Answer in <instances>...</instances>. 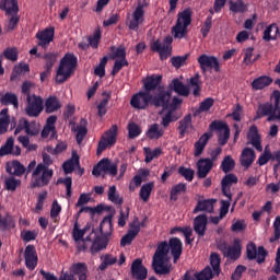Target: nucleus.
<instances>
[{"instance_id":"obj_34","label":"nucleus","mask_w":280,"mask_h":280,"mask_svg":"<svg viewBox=\"0 0 280 280\" xmlns=\"http://www.w3.org/2000/svg\"><path fill=\"white\" fill-rule=\"evenodd\" d=\"M164 135L165 128H162L158 122L152 124L147 131L148 139L155 141L160 140Z\"/></svg>"},{"instance_id":"obj_50","label":"nucleus","mask_w":280,"mask_h":280,"mask_svg":"<svg viewBox=\"0 0 280 280\" xmlns=\"http://www.w3.org/2000/svg\"><path fill=\"white\" fill-rule=\"evenodd\" d=\"M210 266H212L214 273L220 276L221 273V256L220 254L212 253L210 254Z\"/></svg>"},{"instance_id":"obj_2","label":"nucleus","mask_w":280,"mask_h":280,"mask_svg":"<svg viewBox=\"0 0 280 280\" xmlns=\"http://www.w3.org/2000/svg\"><path fill=\"white\" fill-rule=\"evenodd\" d=\"M49 165H52L51 156L43 153V163H39L32 174V188H43L49 185L54 176V171L49 170Z\"/></svg>"},{"instance_id":"obj_10","label":"nucleus","mask_w":280,"mask_h":280,"mask_svg":"<svg viewBox=\"0 0 280 280\" xmlns=\"http://www.w3.org/2000/svg\"><path fill=\"white\" fill-rule=\"evenodd\" d=\"M164 43H161L160 39H155L151 43V50L153 52L160 54V59L167 60L170 56H172V48L168 46L173 43V37L167 35L164 37Z\"/></svg>"},{"instance_id":"obj_49","label":"nucleus","mask_w":280,"mask_h":280,"mask_svg":"<svg viewBox=\"0 0 280 280\" xmlns=\"http://www.w3.org/2000/svg\"><path fill=\"white\" fill-rule=\"evenodd\" d=\"M27 72H30V66L27 63H20L13 69L11 81L18 80L20 75L25 74Z\"/></svg>"},{"instance_id":"obj_54","label":"nucleus","mask_w":280,"mask_h":280,"mask_svg":"<svg viewBox=\"0 0 280 280\" xmlns=\"http://www.w3.org/2000/svg\"><path fill=\"white\" fill-rule=\"evenodd\" d=\"M101 40H102V32L100 30H96L94 32V35H90L88 37V43L90 47H92L93 49H97L100 47Z\"/></svg>"},{"instance_id":"obj_7","label":"nucleus","mask_w":280,"mask_h":280,"mask_svg":"<svg viewBox=\"0 0 280 280\" xmlns=\"http://www.w3.org/2000/svg\"><path fill=\"white\" fill-rule=\"evenodd\" d=\"M171 101L172 92L167 91L165 86H159L158 92L152 94V106L155 108L168 110Z\"/></svg>"},{"instance_id":"obj_25","label":"nucleus","mask_w":280,"mask_h":280,"mask_svg":"<svg viewBox=\"0 0 280 280\" xmlns=\"http://www.w3.org/2000/svg\"><path fill=\"white\" fill-rule=\"evenodd\" d=\"M215 202L217 199L214 198L198 200L192 210V214H198L199 212L213 213Z\"/></svg>"},{"instance_id":"obj_59","label":"nucleus","mask_w":280,"mask_h":280,"mask_svg":"<svg viewBox=\"0 0 280 280\" xmlns=\"http://www.w3.org/2000/svg\"><path fill=\"white\" fill-rule=\"evenodd\" d=\"M58 58V54L57 52H47L44 55V60H45V67L48 70H52V67L56 63V60Z\"/></svg>"},{"instance_id":"obj_32","label":"nucleus","mask_w":280,"mask_h":280,"mask_svg":"<svg viewBox=\"0 0 280 280\" xmlns=\"http://www.w3.org/2000/svg\"><path fill=\"white\" fill-rule=\"evenodd\" d=\"M211 133H203L199 140H197L194 144V155L195 158H198L202 154L205 148L207 147L209 140L211 139Z\"/></svg>"},{"instance_id":"obj_37","label":"nucleus","mask_w":280,"mask_h":280,"mask_svg":"<svg viewBox=\"0 0 280 280\" xmlns=\"http://www.w3.org/2000/svg\"><path fill=\"white\" fill-rule=\"evenodd\" d=\"M273 83V79L267 75H261L255 79L252 83L254 91H261Z\"/></svg>"},{"instance_id":"obj_8","label":"nucleus","mask_w":280,"mask_h":280,"mask_svg":"<svg viewBox=\"0 0 280 280\" xmlns=\"http://www.w3.org/2000/svg\"><path fill=\"white\" fill-rule=\"evenodd\" d=\"M118 172V166L116 163L110 162L108 158H103L98 161V163L94 166L92 174L93 176L101 177L102 174H108L112 177H116Z\"/></svg>"},{"instance_id":"obj_46","label":"nucleus","mask_w":280,"mask_h":280,"mask_svg":"<svg viewBox=\"0 0 280 280\" xmlns=\"http://www.w3.org/2000/svg\"><path fill=\"white\" fill-rule=\"evenodd\" d=\"M144 154H145V163H152L154 159H158L160 155L163 154V150L161 148H155L151 150L150 148H144Z\"/></svg>"},{"instance_id":"obj_43","label":"nucleus","mask_w":280,"mask_h":280,"mask_svg":"<svg viewBox=\"0 0 280 280\" xmlns=\"http://www.w3.org/2000/svg\"><path fill=\"white\" fill-rule=\"evenodd\" d=\"M178 124L179 138L184 139L188 128H191V115L188 114L184 116V119H182Z\"/></svg>"},{"instance_id":"obj_62","label":"nucleus","mask_w":280,"mask_h":280,"mask_svg":"<svg viewBox=\"0 0 280 280\" xmlns=\"http://www.w3.org/2000/svg\"><path fill=\"white\" fill-rule=\"evenodd\" d=\"M122 67H129V61L127 59L116 60L110 72L112 77H116Z\"/></svg>"},{"instance_id":"obj_5","label":"nucleus","mask_w":280,"mask_h":280,"mask_svg":"<svg viewBox=\"0 0 280 280\" xmlns=\"http://www.w3.org/2000/svg\"><path fill=\"white\" fill-rule=\"evenodd\" d=\"M191 24V11L186 9L178 13L176 24L172 32L175 38L183 39L187 34V27Z\"/></svg>"},{"instance_id":"obj_33","label":"nucleus","mask_w":280,"mask_h":280,"mask_svg":"<svg viewBox=\"0 0 280 280\" xmlns=\"http://www.w3.org/2000/svg\"><path fill=\"white\" fill-rule=\"evenodd\" d=\"M279 36H280V28L278 24H270L262 33V40L269 43L272 40H277Z\"/></svg>"},{"instance_id":"obj_27","label":"nucleus","mask_w":280,"mask_h":280,"mask_svg":"<svg viewBox=\"0 0 280 280\" xmlns=\"http://www.w3.org/2000/svg\"><path fill=\"white\" fill-rule=\"evenodd\" d=\"M208 230V215L199 214L194 219V231L199 237H203Z\"/></svg>"},{"instance_id":"obj_6","label":"nucleus","mask_w":280,"mask_h":280,"mask_svg":"<svg viewBox=\"0 0 280 280\" xmlns=\"http://www.w3.org/2000/svg\"><path fill=\"white\" fill-rule=\"evenodd\" d=\"M148 7L147 0L138 2L136 10L132 13V19H129L126 24L132 32H139L140 25L144 22L145 11L144 8Z\"/></svg>"},{"instance_id":"obj_53","label":"nucleus","mask_w":280,"mask_h":280,"mask_svg":"<svg viewBox=\"0 0 280 280\" xmlns=\"http://www.w3.org/2000/svg\"><path fill=\"white\" fill-rule=\"evenodd\" d=\"M214 104V100L212 97H207L205 98L199 106V109H196L195 112V116L201 114V113H206L209 112L211 109V107Z\"/></svg>"},{"instance_id":"obj_16","label":"nucleus","mask_w":280,"mask_h":280,"mask_svg":"<svg viewBox=\"0 0 280 280\" xmlns=\"http://www.w3.org/2000/svg\"><path fill=\"white\" fill-rule=\"evenodd\" d=\"M209 130H223V133H219L218 142L221 147H224L228 143L230 139V128L226 122L214 120L209 124Z\"/></svg>"},{"instance_id":"obj_45","label":"nucleus","mask_w":280,"mask_h":280,"mask_svg":"<svg viewBox=\"0 0 280 280\" xmlns=\"http://www.w3.org/2000/svg\"><path fill=\"white\" fill-rule=\"evenodd\" d=\"M200 73L196 72L194 77L190 78L189 80V85L192 88V95L194 96H199L200 91H201V82H200Z\"/></svg>"},{"instance_id":"obj_11","label":"nucleus","mask_w":280,"mask_h":280,"mask_svg":"<svg viewBox=\"0 0 280 280\" xmlns=\"http://www.w3.org/2000/svg\"><path fill=\"white\" fill-rule=\"evenodd\" d=\"M117 135H118V126L113 125L109 130L105 132V135L102 136L97 149L96 154L101 155L108 145H114L117 141Z\"/></svg>"},{"instance_id":"obj_52","label":"nucleus","mask_w":280,"mask_h":280,"mask_svg":"<svg viewBox=\"0 0 280 280\" xmlns=\"http://www.w3.org/2000/svg\"><path fill=\"white\" fill-rule=\"evenodd\" d=\"M14 148V138L13 137H9L4 143V145H2L0 148V156H5L9 154H12Z\"/></svg>"},{"instance_id":"obj_4","label":"nucleus","mask_w":280,"mask_h":280,"mask_svg":"<svg viewBox=\"0 0 280 280\" xmlns=\"http://www.w3.org/2000/svg\"><path fill=\"white\" fill-rule=\"evenodd\" d=\"M78 67V58L73 52H68L61 58L56 73V83L62 84L71 79L75 68Z\"/></svg>"},{"instance_id":"obj_22","label":"nucleus","mask_w":280,"mask_h":280,"mask_svg":"<svg viewBox=\"0 0 280 280\" xmlns=\"http://www.w3.org/2000/svg\"><path fill=\"white\" fill-rule=\"evenodd\" d=\"M24 257L27 269L35 270L38 265V256L34 245L26 246Z\"/></svg>"},{"instance_id":"obj_60","label":"nucleus","mask_w":280,"mask_h":280,"mask_svg":"<svg viewBox=\"0 0 280 280\" xmlns=\"http://www.w3.org/2000/svg\"><path fill=\"white\" fill-rule=\"evenodd\" d=\"M108 200L110 202H114L116 205H121L124 202V199L117 195V188L115 185L109 187L108 190Z\"/></svg>"},{"instance_id":"obj_41","label":"nucleus","mask_w":280,"mask_h":280,"mask_svg":"<svg viewBox=\"0 0 280 280\" xmlns=\"http://www.w3.org/2000/svg\"><path fill=\"white\" fill-rule=\"evenodd\" d=\"M236 166V162L232 155H226L223 158L220 168L223 173L228 174L230 172H233Z\"/></svg>"},{"instance_id":"obj_13","label":"nucleus","mask_w":280,"mask_h":280,"mask_svg":"<svg viewBox=\"0 0 280 280\" xmlns=\"http://www.w3.org/2000/svg\"><path fill=\"white\" fill-rule=\"evenodd\" d=\"M267 256L268 252L264 246H258L257 249V246L253 242L246 245V257L249 261L256 259L257 264H264Z\"/></svg>"},{"instance_id":"obj_3","label":"nucleus","mask_w":280,"mask_h":280,"mask_svg":"<svg viewBox=\"0 0 280 280\" xmlns=\"http://www.w3.org/2000/svg\"><path fill=\"white\" fill-rule=\"evenodd\" d=\"M170 246L166 241L161 242L152 257V269L158 276H168L172 272V265L168 264Z\"/></svg>"},{"instance_id":"obj_47","label":"nucleus","mask_w":280,"mask_h":280,"mask_svg":"<svg viewBox=\"0 0 280 280\" xmlns=\"http://www.w3.org/2000/svg\"><path fill=\"white\" fill-rule=\"evenodd\" d=\"M223 257L236 261L241 257V248L236 245L229 246L228 250L223 253Z\"/></svg>"},{"instance_id":"obj_38","label":"nucleus","mask_w":280,"mask_h":280,"mask_svg":"<svg viewBox=\"0 0 280 280\" xmlns=\"http://www.w3.org/2000/svg\"><path fill=\"white\" fill-rule=\"evenodd\" d=\"M15 226L13 217L7 212L4 215L0 213V232H7Z\"/></svg>"},{"instance_id":"obj_18","label":"nucleus","mask_w":280,"mask_h":280,"mask_svg":"<svg viewBox=\"0 0 280 280\" xmlns=\"http://www.w3.org/2000/svg\"><path fill=\"white\" fill-rule=\"evenodd\" d=\"M130 272H131V277L135 280H147V278H148V269L143 265L142 258H136L132 261Z\"/></svg>"},{"instance_id":"obj_63","label":"nucleus","mask_w":280,"mask_h":280,"mask_svg":"<svg viewBox=\"0 0 280 280\" xmlns=\"http://www.w3.org/2000/svg\"><path fill=\"white\" fill-rule=\"evenodd\" d=\"M280 240V215L275 218L273 221V236L269 238L270 243H275Z\"/></svg>"},{"instance_id":"obj_42","label":"nucleus","mask_w":280,"mask_h":280,"mask_svg":"<svg viewBox=\"0 0 280 280\" xmlns=\"http://www.w3.org/2000/svg\"><path fill=\"white\" fill-rule=\"evenodd\" d=\"M154 187H155L154 182H151L149 184H143L141 186L140 192H139L140 199L144 202H148L150 199V196L152 195Z\"/></svg>"},{"instance_id":"obj_19","label":"nucleus","mask_w":280,"mask_h":280,"mask_svg":"<svg viewBox=\"0 0 280 280\" xmlns=\"http://www.w3.org/2000/svg\"><path fill=\"white\" fill-rule=\"evenodd\" d=\"M70 271L72 273L62 272L59 280H77L75 276L88 273V266L84 262H77L71 266Z\"/></svg>"},{"instance_id":"obj_58","label":"nucleus","mask_w":280,"mask_h":280,"mask_svg":"<svg viewBox=\"0 0 280 280\" xmlns=\"http://www.w3.org/2000/svg\"><path fill=\"white\" fill-rule=\"evenodd\" d=\"M213 276V270L209 266H207L200 272L196 271V280H211Z\"/></svg>"},{"instance_id":"obj_28","label":"nucleus","mask_w":280,"mask_h":280,"mask_svg":"<svg viewBox=\"0 0 280 280\" xmlns=\"http://www.w3.org/2000/svg\"><path fill=\"white\" fill-rule=\"evenodd\" d=\"M256 159V153L253 148L245 147L241 154V165L245 168H249Z\"/></svg>"},{"instance_id":"obj_30","label":"nucleus","mask_w":280,"mask_h":280,"mask_svg":"<svg viewBox=\"0 0 280 280\" xmlns=\"http://www.w3.org/2000/svg\"><path fill=\"white\" fill-rule=\"evenodd\" d=\"M0 10L5 12V15L20 12L19 0H1Z\"/></svg>"},{"instance_id":"obj_9","label":"nucleus","mask_w":280,"mask_h":280,"mask_svg":"<svg viewBox=\"0 0 280 280\" xmlns=\"http://www.w3.org/2000/svg\"><path fill=\"white\" fill-rule=\"evenodd\" d=\"M268 117V122H280V109H277L272 103H265L258 106L256 118Z\"/></svg>"},{"instance_id":"obj_17","label":"nucleus","mask_w":280,"mask_h":280,"mask_svg":"<svg viewBox=\"0 0 280 280\" xmlns=\"http://www.w3.org/2000/svg\"><path fill=\"white\" fill-rule=\"evenodd\" d=\"M35 38L38 39L37 45L40 46L43 49H48L50 43H54L55 38V28L51 27H46L43 31H39L36 35Z\"/></svg>"},{"instance_id":"obj_1","label":"nucleus","mask_w":280,"mask_h":280,"mask_svg":"<svg viewBox=\"0 0 280 280\" xmlns=\"http://www.w3.org/2000/svg\"><path fill=\"white\" fill-rule=\"evenodd\" d=\"M114 232V225H113V215H107L103 218L100 224V233L102 236L96 235V233L93 231L92 234L88 235L86 237L82 238L77 244V250L79 253H84L88 250L86 242H92V246H90V253L92 255H95L97 253H101L106 249L108 246V237L113 235Z\"/></svg>"},{"instance_id":"obj_26","label":"nucleus","mask_w":280,"mask_h":280,"mask_svg":"<svg viewBox=\"0 0 280 280\" xmlns=\"http://www.w3.org/2000/svg\"><path fill=\"white\" fill-rule=\"evenodd\" d=\"M162 82L161 74H151L148 75L145 79H142V85L144 86L145 93H152L155 90H159Z\"/></svg>"},{"instance_id":"obj_21","label":"nucleus","mask_w":280,"mask_h":280,"mask_svg":"<svg viewBox=\"0 0 280 280\" xmlns=\"http://www.w3.org/2000/svg\"><path fill=\"white\" fill-rule=\"evenodd\" d=\"M197 166V178H207L211 170L213 168V163L210 158H201L196 163Z\"/></svg>"},{"instance_id":"obj_29","label":"nucleus","mask_w":280,"mask_h":280,"mask_svg":"<svg viewBox=\"0 0 280 280\" xmlns=\"http://www.w3.org/2000/svg\"><path fill=\"white\" fill-rule=\"evenodd\" d=\"M61 107L62 104L58 96H48L45 101V113L47 115L59 112Z\"/></svg>"},{"instance_id":"obj_40","label":"nucleus","mask_w":280,"mask_h":280,"mask_svg":"<svg viewBox=\"0 0 280 280\" xmlns=\"http://www.w3.org/2000/svg\"><path fill=\"white\" fill-rule=\"evenodd\" d=\"M81 125L77 126V133H75V141L77 143L81 144L83 139L88 136V120L82 118L81 119Z\"/></svg>"},{"instance_id":"obj_48","label":"nucleus","mask_w":280,"mask_h":280,"mask_svg":"<svg viewBox=\"0 0 280 280\" xmlns=\"http://www.w3.org/2000/svg\"><path fill=\"white\" fill-rule=\"evenodd\" d=\"M89 226H84L82 230L79 229L78 221L74 222L73 230H72V238L74 242H79L84 237V235L89 231Z\"/></svg>"},{"instance_id":"obj_35","label":"nucleus","mask_w":280,"mask_h":280,"mask_svg":"<svg viewBox=\"0 0 280 280\" xmlns=\"http://www.w3.org/2000/svg\"><path fill=\"white\" fill-rule=\"evenodd\" d=\"M140 225H131V230H129L121 238L120 246L126 247L127 245H131L132 241L139 235Z\"/></svg>"},{"instance_id":"obj_12","label":"nucleus","mask_w":280,"mask_h":280,"mask_svg":"<svg viewBox=\"0 0 280 280\" xmlns=\"http://www.w3.org/2000/svg\"><path fill=\"white\" fill-rule=\"evenodd\" d=\"M26 108L25 112L28 117H39L40 113L45 109L43 106V98L42 96H37L35 94L28 95L26 97Z\"/></svg>"},{"instance_id":"obj_64","label":"nucleus","mask_w":280,"mask_h":280,"mask_svg":"<svg viewBox=\"0 0 280 280\" xmlns=\"http://www.w3.org/2000/svg\"><path fill=\"white\" fill-rule=\"evenodd\" d=\"M22 182L20 179H15L14 177H9L5 179V190L7 191H15L16 188L21 186Z\"/></svg>"},{"instance_id":"obj_61","label":"nucleus","mask_w":280,"mask_h":280,"mask_svg":"<svg viewBox=\"0 0 280 280\" xmlns=\"http://www.w3.org/2000/svg\"><path fill=\"white\" fill-rule=\"evenodd\" d=\"M237 183L238 177L233 173H229L225 175V177L222 178L221 186L231 188V186L236 185Z\"/></svg>"},{"instance_id":"obj_57","label":"nucleus","mask_w":280,"mask_h":280,"mask_svg":"<svg viewBox=\"0 0 280 280\" xmlns=\"http://www.w3.org/2000/svg\"><path fill=\"white\" fill-rule=\"evenodd\" d=\"M178 120V117L174 116V112L167 110L166 114L162 117L161 126L166 130L170 125Z\"/></svg>"},{"instance_id":"obj_56","label":"nucleus","mask_w":280,"mask_h":280,"mask_svg":"<svg viewBox=\"0 0 280 280\" xmlns=\"http://www.w3.org/2000/svg\"><path fill=\"white\" fill-rule=\"evenodd\" d=\"M108 62V58L107 56L103 57L98 63V66H96L95 70H94V74L98 78H104L106 75V65Z\"/></svg>"},{"instance_id":"obj_20","label":"nucleus","mask_w":280,"mask_h":280,"mask_svg":"<svg viewBox=\"0 0 280 280\" xmlns=\"http://www.w3.org/2000/svg\"><path fill=\"white\" fill-rule=\"evenodd\" d=\"M247 144H252L258 152H262V140L259 129L256 125L248 128L247 132Z\"/></svg>"},{"instance_id":"obj_51","label":"nucleus","mask_w":280,"mask_h":280,"mask_svg":"<svg viewBox=\"0 0 280 280\" xmlns=\"http://www.w3.org/2000/svg\"><path fill=\"white\" fill-rule=\"evenodd\" d=\"M186 191H187L186 184L180 183V184L174 185L171 190V200L175 202L178 201V195Z\"/></svg>"},{"instance_id":"obj_55","label":"nucleus","mask_w":280,"mask_h":280,"mask_svg":"<svg viewBox=\"0 0 280 280\" xmlns=\"http://www.w3.org/2000/svg\"><path fill=\"white\" fill-rule=\"evenodd\" d=\"M127 130H128V138L129 139H136L142 132L141 127L136 122H129L128 127H127Z\"/></svg>"},{"instance_id":"obj_15","label":"nucleus","mask_w":280,"mask_h":280,"mask_svg":"<svg viewBox=\"0 0 280 280\" xmlns=\"http://www.w3.org/2000/svg\"><path fill=\"white\" fill-rule=\"evenodd\" d=\"M152 94L145 91L139 92L131 97V106L139 110H145L149 105L152 106Z\"/></svg>"},{"instance_id":"obj_39","label":"nucleus","mask_w":280,"mask_h":280,"mask_svg":"<svg viewBox=\"0 0 280 280\" xmlns=\"http://www.w3.org/2000/svg\"><path fill=\"white\" fill-rule=\"evenodd\" d=\"M79 165H80V158L75 152H73L72 158L65 162L63 171L66 174H71L74 172L75 166H79Z\"/></svg>"},{"instance_id":"obj_31","label":"nucleus","mask_w":280,"mask_h":280,"mask_svg":"<svg viewBox=\"0 0 280 280\" xmlns=\"http://www.w3.org/2000/svg\"><path fill=\"white\" fill-rule=\"evenodd\" d=\"M0 104L4 106L13 105L14 108H19L20 106L19 96L12 92H7V93L0 92Z\"/></svg>"},{"instance_id":"obj_44","label":"nucleus","mask_w":280,"mask_h":280,"mask_svg":"<svg viewBox=\"0 0 280 280\" xmlns=\"http://www.w3.org/2000/svg\"><path fill=\"white\" fill-rule=\"evenodd\" d=\"M230 11L233 13H246L247 12V4L243 2V0H230L229 1Z\"/></svg>"},{"instance_id":"obj_36","label":"nucleus","mask_w":280,"mask_h":280,"mask_svg":"<svg viewBox=\"0 0 280 280\" xmlns=\"http://www.w3.org/2000/svg\"><path fill=\"white\" fill-rule=\"evenodd\" d=\"M26 168L25 166L19 161H12V164H7V173L13 174L14 176L21 177L24 175Z\"/></svg>"},{"instance_id":"obj_14","label":"nucleus","mask_w":280,"mask_h":280,"mask_svg":"<svg viewBox=\"0 0 280 280\" xmlns=\"http://www.w3.org/2000/svg\"><path fill=\"white\" fill-rule=\"evenodd\" d=\"M197 62H199L200 69L203 74H207L208 69H214L215 72L221 71V63L214 56H208L207 54H202L199 58H197Z\"/></svg>"},{"instance_id":"obj_23","label":"nucleus","mask_w":280,"mask_h":280,"mask_svg":"<svg viewBox=\"0 0 280 280\" xmlns=\"http://www.w3.org/2000/svg\"><path fill=\"white\" fill-rule=\"evenodd\" d=\"M166 91L177 93L179 96L184 97H188L190 93L188 86L178 78L173 79L172 82L168 83Z\"/></svg>"},{"instance_id":"obj_24","label":"nucleus","mask_w":280,"mask_h":280,"mask_svg":"<svg viewBox=\"0 0 280 280\" xmlns=\"http://www.w3.org/2000/svg\"><path fill=\"white\" fill-rule=\"evenodd\" d=\"M168 252H171L174 264H176L183 255V242L178 237L168 238Z\"/></svg>"}]
</instances>
